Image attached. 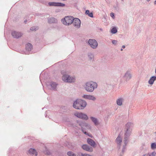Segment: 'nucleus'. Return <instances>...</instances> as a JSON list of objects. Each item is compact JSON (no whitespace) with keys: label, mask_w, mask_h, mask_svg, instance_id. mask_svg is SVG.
Returning <instances> with one entry per match:
<instances>
[{"label":"nucleus","mask_w":156,"mask_h":156,"mask_svg":"<svg viewBox=\"0 0 156 156\" xmlns=\"http://www.w3.org/2000/svg\"><path fill=\"white\" fill-rule=\"evenodd\" d=\"M29 153L30 154L34 155V156H36L37 154L36 151L34 149L32 148H31L29 150Z\"/></svg>","instance_id":"aec40b11"},{"label":"nucleus","mask_w":156,"mask_h":156,"mask_svg":"<svg viewBox=\"0 0 156 156\" xmlns=\"http://www.w3.org/2000/svg\"><path fill=\"white\" fill-rule=\"evenodd\" d=\"M100 30H102V29H101Z\"/></svg>","instance_id":"ea45409f"},{"label":"nucleus","mask_w":156,"mask_h":156,"mask_svg":"<svg viewBox=\"0 0 156 156\" xmlns=\"http://www.w3.org/2000/svg\"><path fill=\"white\" fill-rule=\"evenodd\" d=\"M72 23L76 28H79L80 27V20L78 18H74Z\"/></svg>","instance_id":"1a4fd4ad"},{"label":"nucleus","mask_w":156,"mask_h":156,"mask_svg":"<svg viewBox=\"0 0 156 156\" xmlns=\"http://www.w3.org/2000/svg\"><path fill=\"white\" fill-rule=\"evenodd\" d=\"M76 126H75V128L76 129H79V128H76Z\"/></svg>","instance_id":"e433bc0d"},{"label":"nucleus","mask_w":156,"mask_h":156,"mask_svg":"<svg viewBox=\"0 0 156 156\" xmlns=\"http://www.w3.org/2000/svg\"><path fill=\"white\" fill-rule=\"evenodd\" d=\"M32 45L30 43H28L26 45V50L30 51H31L32 48Z\"/></svg>","instance_id":"5701e85b"},{"label":"nucleus","mask_w":156,"mask_h":156,"mask_svg":"<svg viewBox=\"0 0 156 156\" xmlns=\"http://www.w3.org/2000/svg\"><path fill=\"white\" fill-rule=\"evenodd\" d=\"M79 126L81 128L82 132L85 134L87 135L90 137H92V135L89 134L87 132L89 130H90L91 126L89 124L85 122H80L78 123Z\"/></svg>","instance_id":"20e7f679"},{"label":"nucleus","mask_w":156,"mask_h":156,"mask_svg":"<svg viewBox=\"0 0 156 156\" xmlns=\"http://www.w3.org/2000/svg\"><path fill=\"white\" fill-rule=\"evenodd\" d=\"M122 48H125V45H122Z\"/></svg>","instance_id":"f704fd0d"},{"label":"nucleus","mask_w":156,"mask_h":156,"mask_svg":"<svg viewBox=\"0 0 156 156\" xmlns=\"http://www.w3.org/2000/svg\"><path fill=\"white\" fill-rule=\"evenodd\" d=\"M156 155V152L154 151L151 153H148L145 154L143 156H155Z\"/></svg>","instance_id":"393cba45"},{"label":"nucleus","mask_w":156,"mask_h":156,"mask_svg":"<svg viewBox=\"0 0 156 156\" xmlns=\"http://www.w3.org/2000/svg\"><path fill=\"white\" fill-rule=\"evenodd\" d=\"M123 50V49L122 48L121 49V51H122Z\"/></svg>","instance_id":"58836bf2"},{"label":"nucleus","mask_w":156,"mask_h":156,"mask_svg":"<svg viewBox=\"0 0 156 156\" xmlns=\"http://www.w3.org/2000/svg\"><path fill=\"white\" fill-rule=\"evenodd\" d=\"M48 21L49 23H55L58 22L57 20L54 17L48 18Z\"/></svg>","instance_id":"a211bd4d"},{"label":"nucleus","mask_w":156,"mask_h":156,"mask_svg":"<svg viewBox=\"0 0 156 156\" xmlns=\"http://www.w3.org/2000/svg\"><path fill=\"white\" fill-rule=\"evenodd\" d=\"M82 97L86 99L93 101H95L96 100V98L92 95H84Z\"/></svg>","instance_id":"ddd939ff"},{"label":"nucleus","mask_w":156,"mask_h":156,"mask_svg":"<svg viewBox=\"0 0 156 156\" xmlns=\"http://www.w3.org/2000/svg\"><path fill=\"white\" fill-rule=\"evenodd\" d=\"M88 43L91 47L93 49H95L97 47L98 43L97 41L94 39H90Z\"/></svg>","instance_id":"6e6552de"},{"label":"nucleus","mask_w":156,"mask_h":156,"mask_svg":"<svg viewBox=\"0 0 156 156\" xmlns=\"http://www.w3.org/2000/svg\"><path fill=\"white\" fill-rule=\"evenodd\" d=\"M68 72L65 70H62L61 71V73L63 75L62 79L66 83H74L76 81L75 76H70L67 74Z\"/></svg>","instance_id":"7ed1b4c3"},{"label":"nucleus","mask_w":156,"mask_h":156,"mask_svg":"<svg viewBox=\"0 0 156 156\" xmlns=\"http://www.w3.org/2000/svg\"><path fill=\"white\" fill-rule=\"evenodd\" d=\"M156 80V76H152L150 79L148 81V83L151 84L152 85L155 80Z\"/></svg>","instance_id":"412c9836"},{"label":"nucleus","mask_w":156,"mask_h":156,"mask_svg":"<svg viewBox=\"0 0 156 156\" xmlns=\"http://www.w3.org/2000/svg\"><path fill=\"white\" fill-rule=\"evenodd\" d=\"M133 124L131 122H128L125 126L124 128V143L122 144V152L123 154L125 152L127 144V140L131 134L132 129L133 127Z\"/></svg>","instance_id":"f257e3e1"},{"label":"nucleus","mask_w":156,"mask_h":156,"mask_svg":"<svg viewBox=\"0 0 156 156\" xmlns=\"http://www.w3.org/2000/svg\"><path fill=\"white\" fill-rule=\"evenodd\" d=\"M154 4L156 5V0L154 2Z\"/></svg>","instance_id":"c9c22d12"},{"label":"nucleus","mask_w":156,"mask_h":156,"mask_svg":"<svg viewBox=\"0 0 156 156\" xmlns=\"http://www.w3.org/2000/svg\"><path fill=\"white\" fill-rule=\"evenodd\" d=\"M11 34L12 36L14 38L17 39L21 37L23 34L22 33L16 31H12Z\"/></svg>","instance_id":"9d476101"},{"label":"nucleus","mask_w":156,"mask_h":156,"mask_svg":"<svg viewBox=\"0 0 156 156\" xmlns=\"http://www.w3.org/2000/svg\"><path fill=\"white\" fill-rule=\"evenodd\" d=\"M81 147L83 150L89 152H92L93 151V148L86 144H83Z\"/></svg>","instance_id":"f8f14e48"},{"label":"nucleus","mask_w":156,"mask_h":156,"mask_svg":"<svg viewBox=\"0 0 156 156\" xmlns=\"http://www.w3.org/2000/svg\"><path fill=\"white\" fill-rule=\"evenodd\" d=\"M118 145V148L119 149L121 148V144L122 142V138L120 135H119L116 140Z\"/></svg>","instance_id":"4468645a"},{"label":"nucleus","mask_w":156,"mask_h":156,"mask_svg":"<svg viewBox=\"0 0 156 156\" xmlns=\"http://www.w3.org/2000/svg\"><path fill=\"white\" fill-rule=\"evenodd\" d=\"M57 85L58 84L55 82H51L50 85L51 87V89L53 90H56Z\"/></svg>","instance_id":"6ab92c4d"},{"label":"nucleus","mask_w":156,"mask_h":156,"mask_svg":"<svg viewBox=\"0 0 156 156\" xmlns=\"http://www.w3.org/2000/svg\"><path fill=\"white\" fill-rule=\"evenodd\" d=\"M67 155L68 156H76V154L72 151H69L67 152Z\"/></svg>","instance_id":"c85d7f7f"},{"label":"nucleus","mask_w":156,"mask_h":156,"mask_svg":"<svg viewBox=\"0 0 156 156\" xmlns=\"http://www.w3.org/2000/svg\"><path fill=\"white\" fill-rule=\"evenodd\" d=\"M90 119L95 126H97L99 124V120L97 118L91 116Z\"/></svg>","instance_id":"dca6fc26"},{"label":"nucleus","mask_w":156,"mask_h":156,"mask_svg":"<svg viewBox=\"0 0 156 156\" xmlns=\"http://www.w3.org/2000/svg\"><path fill=\"white\" fill-rule=\"evenodd\" d=\"M74 115L78 118L85 120H87L88 119V117L86 114L82 112H76L74 114Z\"/></svg>","instance_id":"0eeeda50"},{"label":"nucleus","mask_w":156,"mask_h":156,"mask_svg":"<svg viewBox=\"0 0 156 156\" xmlns=\"http://www.w3.org/2000/svg\"><path fill=\"white\" fill-rule=\"evenodd\" d=\"M84 89L87 92H92L98 87L97 83L93 81H89L85 83L83 86Z\"/></svg>","instance_id":"f03ea898"},{"label":"nucleus","mask_w":156,"mask_h":156,"mask_svg":"<svg viewBox=\"0 0 156 156\" xmlns=\"http://www.w3.org/2000/svg\"><path fill=\"white\" fill-rule=\"evenodd\" d=\"M85 13L87 14V15H89V14L90 13V11L89 10H87L86 11V12H85Z\"/></svg>","instance_id":"473e14b6"},{"label":"nucleus","mask_w":156,"mask_h":156,"mask_svg":"<svg viewBox=\"0 0 156 156\" xmlns=\"http://www.w3.org/2000/svg\"><path fill=\"white\" fill-rule=\"evenodd\" d=\"M87 143L93 147H95L96 144L95 142L92 139L90 138L87 139Z\"/></svg>","instance_id":"f3484780"},{"label":"nucleus","mask_w":156,"mask_h":156,"mask_svg":"<svg viewBox=\"0 0 156 156\" xmlns=\"http://www.w3.org/2000/svg\"><path fill=\"white\" fill-rule=\"evenodd\" d=\"M147 2H149L150 0H147Z\"/></svg>","instance_id":"4c0bfd02"},{"label":"nucleus","mask_w":156,"mask_h":156,"mask_svg":"<svg viewBox=\"0 0 156 156\" xmlns=\"http://www.w3.org/2000/svg\"><path fill=\"white\" fill-rule=\"evenodd\" d=\"M123 99L122 98H119L116 100V103L119 106H121L122 105Z\"/></svg>","instance_id":"4be33fe9"},{"label":"nucleus","mask_w":156,"mask_h":156,"mask_svg":"<svg viewBox=\"0 0 156 156\" xmlns=\"http://www.w3.org/2000/svg\"><path fill=\"white\" fill-rule=\"evenodd\" d=\"M27 20H25L24 21V23H26L27 22Z\"/></svg>","instance_id":"72a5a7b5"},{"label":"nucleus","mask_w":156,"mask_h":156,"mask_svg":"<svg viewBox=\"0 0 156 156\" xmlns=\"http://www.w3.org/2000/svg\"><path fill=\"white\" fill-rule=\"evenodd\" d=\"M89 60L93 61L94 60V55L91 53H88L87 54Z\"/></svg>","instance_id":"b1692460"},{"label":"nucleus","mask_w":156,"mask_h":156,"mask_svg":"<svg viewBox=\"0 0 156 156\" xmlns=\"http://www.w3.org/2000/svg\"><path fill=\"white\" fill-rule=\"evenodd\" d=\"M112 43L114 45H116L118 43V41L116 40H113L112 41Z\"/></svg>","instance_id":"c756f323"},{"label":"nucleus","mask_w":156,"mask_h":156,"mask_svg":"<svg viewBox=\"0 0 156 156\" xmlns=\"http://www.w3.org/2000/svg\"><path fill=\"white\" fill-rule=\"evenodd\" d=\"M39 28L38 26H33L31 27L30 28V30L32 31H36L38 30Z\"/></svg>","instance_id":"cd10ccee"},{"label":"nucleus","mask_w":156,"mask_h":156,"mask_svg":"<svg viewBox=\"0 0 156 156\" xmlns=\"http://www.w3.org/2000/svg\"><path fill=\"white\" fill-rule=\"evenodd\" d=\"M110 16L113 19H114L115 16L114 13L113 12H112L110 14Z\"/></svg>","instance_id":"7c9ffc66"},{"label":"nucleus","mask_w":156,"mask_h":156,"mask_svg":"<svg viewBox=\"0 0 156 156\" xmlns=\"http://www.w3.org/2000/svg\"><path fill=\"white\" fill-rule=\"evenodd\" d=\"M132 78V75L129 71H127L125 74L124 76V79L126 80H129Z\"/></svg>","instance_id":"2eb2a0df"},{"label":"nucleus","mask_w":156,"mask_h":156,"mask_svg":"<svg viewBox=\"0 0 156 156\" xmlns=\"http://www.w3.org/2000/svg\"><path fill=\"white\" fill-rule=\"evenodd\" d=\"M73 19L74 18L72 16H68L62 19L61 21L64 25L66 26L69 25L72 23Z\"/></svg>","instance_id":"423d86ee"},{"label":"nucleus","mask_w":156,"mask_h":156,"mask_svg":"<svg viewBox=\"0 0 156 156\" xmlns=\"http://www.w3.org/2000/svg\"><path fill=\"white\" fill-rule=\"evenodd\" d=\"M87 102L81 99H77L74 101L73 107L77 109H83L87 105Z\"/></svg>","instance_id":"39448f33"},{"label":"nucleus","mask_w":156,"mask_h":156,"mask_svg":"<svg viewBox=\"0 0 156 156\" xmlns=\"http://www.w3.org/2000/svg\"><path fill=\"white\" fill-rule=\"evenodd\" d=\"M117 32V30L116 28L115 27H114L112 28L111 30V32L112 34H115Z\"/></svg>","instance_id":"a878e982"},{"label":"nucleus","mask_w":156,"mask_h":156,"mask_svg":"<svg viewBox=\"0 0 156 156\" xmlns=\"http://www.w3.org/2000/svg\"><path fill=\"white\" fill-rule=\"evenodd\" d=\"M88 16L90 17H93V13L92 12L90 13L88 15Z\"/></svg>","instance_id":"2f4dec72"},{"label":"nucleus","mask_w":156,"mask_h":156,"mask_svg":"<svg viewBox=\"0 0 156 156\" xmlns=\"http://www.w3.org/2000/svg\"><path fill=\"white\" fill-rule=\"evenodd\" d=\"M151 148L153 150L156 149V143H153L151 144Z\"/></svg>","instance_id":"bb28decb"},{"label":"nucleus","mask_w":156,"mask_h":156,"mask_svg":"<svg viewBox=\"0 0 156 156\" xmlns=\"http://www.w3.org/2000/svg\"><path fill=\"white\" fill-rule=\"evenodd\" d=\"M48 5L49 6H55L64 7L65 6L64 4L60 2H49Z\"/></svg>","instance_id":"9b49d317"}]
</instances>
